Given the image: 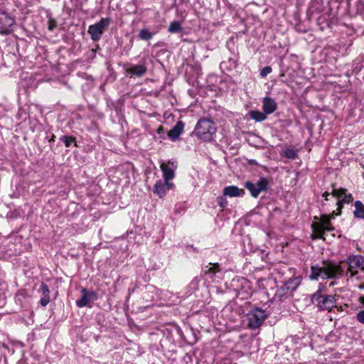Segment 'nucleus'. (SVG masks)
<instances>
[{"label":"nucleus","instance_id":"obj_1","mask_svg":"<svg viewBox=\"0 0 364 364\" xmlns=\"http://www.w3.org/2000/svg\"><path fill=\"white\" fill-rule=\"evenodd\" d=\"M343 274V269L337 263L323 261L321 265L311 266L309 278L311 280L337 279L342 277Z\"/></svg>","mask_w":364,"mask_h":364},{"label":"nucleus","instance_id":"obj_2","mask_svg":"<svg viewBox=\"0 0 364 364\" xmlns=\"http://www.w3.org/2000/svg\"><path fill=\"white\" fill-rule=\"evenodd\" d=\"M217 132L215 123L210 119L200 118L194 129L193 134L204 141L214 140Z\"/></svg>","mask_w":364,"mask_h":364},{"label":"nucleus","instance_id":"obj_3","mask_svg":"<svg viewBox=\"0 0 364 364\" xmlns=\"http://www.w3.org/2000/svg\"><path fill=\"white\" fill-rule=\"evenodd\" d=\"M311 302L318 311H330L332 308L336 306V301L333 295L322 294L321 289H318L311 294Z\"/></svg>","mask_w":364,"mask_h":364},{"label":"nucleus","instance_id":"obj_4","mask_svg":"<svg viewBox=\"0 0 364 364\" xmlns=\"http://www.w3.org/2000/svg\"><path fill=\"white\" fill-rule=\"evenodd\" d=\"M334 218L333 214L331 215H322L317 223L311 224L312 235L311 238L313 240L323 239V234L326 231H333L334 228L331 223V220Z\"/></svg>","mask_w":364,"mask_h":364},{"label":"nucleus","instance_id":"obj_5","mask_svg":"<svg viewBox=\"0 0 364 364\" xmlns=\"http://www.w3.org/2000/svg\"><path fill=\"white\" fill-rule=\"evenodd\" d=\"M300 284L301 279L299 277L289 279L285 282L282 287L277 289L274 294V299L283 301L291 297L293 293L296 290Z\"/></svg>","mask_w":364,"mask_h":364},{"label":"nucleus","instance_id":"obj_6","mask_svg":"<svg viewBox=\"0 0 364 364\" xmlns=\"http://www.w3.org/2000/svg\"><path fill=\"white\" fill-rule=\"evenodd\" d=\"M267 317L265 311L255 308L247 314V326L251 329H256L263 323Z\"/></svg>","mask_w":364,"mask_h":364},{"label":"nucleus","instance_id":"obj_7","mask_svg":"<svg viewBox=\"0 0 364 364\" xmlns=\"http://www.w3.org/2000/svg\"><path fill=\"white\" fill-rule=\"evenodd\" d=\"M110 22L111 19L109 18H102L100 21L89 26L87 33L90 35L92 41L97 42L100 39Z\"/></svg>","mask_w":364,"mask_h":364},{"label":"nucleus","instance_id":"obj_8","mask_svg":"<svg viewBox=\"0 0 364 364\" xmlns=\"http://www.w3.org/2000/svg\"><path fill=\"white\" fill-rule=\"evenodd\" d=\"M244 186L250 191V195L253 198H257L261 192L268 190L269 180L265 177H262L260 178L257 183L247 181L245 183Z\"/></svg>","mask_w":364,"mask_h":364},{"label":"nucleus","instance_id":"obj_9","mask_svg":"<svg viewBox=\"0 0 364 364\" xmlns=\"http://www.w3.org/2000/svg\"><path fill=\"white\" fill-rule=\"evenodd\" d=\"M14 18L11 16L6 11H2L0 16V34L9 35L13 31V26L15 25Z\"/></svg>","mask_w":364,"mask_h":364},{"label":"nucleus","instance_id":"obj_10","mask_svg":"<svg viewBox=\"0 0 364 364\" xmlns=\"http://www.w3.org/2000/svg\"><path fill=\"white\" fill-rule=\"evenodd\" d=\"M222 273V269L218 263H209L203 270L201 277L205 279H210L211 282H215L220 279V274Z\"/></svg>","mask_w":364,"mask_h":364},{"label":"nucleus","instance_id":"obj_11","mask_svg":"<svg viewBox=\"0 0 364 364\" xmlns=\"http://www.w3.org/2000/svg\"><path fill=\"white\" fill-rule=\"evenodd\" d=\"M331 194L333 197L338 199L336 205H338V209L341 211V209L343 207V203H350L353 200V198L351 194L347 193V190L346 188H333Z\"/></svg>","mask_w":364,"mask_h":364},{"label":"nucleus","instance_id":"obj_12","mask_svg":"<svg viewBox=\"0 0 364 364\" xmlns=\"http://www.w3.org/2000/svg\"><path fill=\"white\" fill-rule=\"evenodd\" d=\"M347 263L348 264V273L350 274V277L358 273L355 268H360L364 272V256L351 255L348 257Z\"/></svg>","mask_w":364,"mask_h":364},{"label":"nucleus","instance_id":"obj_13","mask_svg":"<svg viewBox=\"0 0 364 364\" xmlns=\"http://www.w3.org/2000/svg\"><path fill=\"white\" fill-rule=\"evenodd\" d=\"M160 168L163 173V178L164 181H169L174 178V171L177 168V164L175 161H168V165L165 163H161Z\"/></svg>","mask_w":364,"mask_h":364},{"label":"nucleus","instance_id":"obj_14","mask_svg":"<svg viewBox=\"0 0 364 364\" xmlns=\"http://www.w3.org/2000/svg\"><path fill=\"white\" fill-rule=\"evenodd\" d=\"M97 299V294L94 291H87L86 289H82V296L76 301L77 306L82 308L89 305V304Z\"/></svg>","mask_w":364,"mask_h":364},{"label":"nucleus","instance_id":"obj_15","mask_svg":"<svg viewBox=\"0 0 364 364\" xmlns=\"http://www.w3.org/2000/svg\"><path fill=\"white\" fill-rule=\"evenodd\" d=\"M248 284V281L244 277H235L230 284V288L238 295L243 291L244 285Z\"/></svg>","mask_w":364,"mask_h":364},{"label":"nucleus","instance_id":"obj_16","mask_svg":"<svg viewBox=\"0 0 364 364\" xmlns=\"http://www.w3.org/2000/svg\"><path fill=\"white\" fill-rule=\"evenodd\" d=\"M277 108L276 101L272 97H265L262 100L263 112L267 115L273 113Z\"/></svg>","mask_w":364,"mask_h":364},{"label":"nucleus","instance_id":"obj_17","mask_svg":"<svg viewBox=\"0 0 364 364\" xmlns=\"http://www.w3.org/2000/svg\"><path fill=\"white\" fill-rule=\"evenodd\" d=\"M184 129V123L182 121L176 122L175 126L168 132V136L172 141H176L178 139L179 136L183 133Z\"/></svg>","mask_w":364,"mask_h":364},{"label":"nucleus","instance_id":"obj_18","mask_svg":"<svg viewBox=\"0 0 364 364\" xmlns=\"http://www.w3.org/2000/svg\"><path fill=\"white\" fill-rule=\"evenodd\" d=\"M38 291L41 293L40 304L42 306H46L50 301V290L48 285L42 282Z\"/></svg>","mask_w":364,"mask_h":364},{"label":"nucleus","instance_id":"obj_19","mask_svg":"<svg viewBox=\"0 0 364 364\" xmlns=\"http://www.w3.org/2000/svg\"><path fill=\"white\" fill-rule=\"evenodd\" d=\"M245 194V190L239 188L235 186H229L223 189V195L230 197H240Z\"/></svg>","mask_w":364,"mask_h":364},{"label":"nucleus","instance_id":"obj_20","mask_svg":"<svg viewBox=\"0 0 364 364\" xmlns=\"http://www.w3.org/2000/svg\"><path fill=\"white\" fill-rule=\"evenodd\" d=\"M147 68L145 65H134L127 69V72L131 75L141 77L146 73Z\"/></svg>","mask_w":364,"mask_h":364},{"label":"nucleus","instance_id":"obj_21","mask_svg":"<svg viewBox=\"0 0 364 364\" xmlns=\"http://www.w3.org/2000/svg\"><path fill=\"white\" fill-rule=\"evenodd\" d=\"M166 183L161 180H158L154 186L153 192L160 198H163L166 193Z\"/></svg>","mask_w":364,"mask_h":364},{"label":"nucleus","instance_id":"obj_22","mask_svg":"<svg viewBox=\"0 0 364 364\" xmlns=\"http://www.w3.org/2000/svg\"><path fill=\"white\" fill-rule=\"evenodd\" d=\"M201 276L194 277L186 287V294L189 296L194 294L199 289Z\"/></svg>","mask_w":364,"mask_h":364},{"label":"nucleus","instance_id":"obj_23","mask_svg":"<svg viewBox=\"0 0 364 364\" xmlns=\"http://www.w3.org/2000/svg\"><path fill=\"white\" fill-rule=\"evenodd\" d=\"M354 217L355 218L364 219V204L360 200H356L354 203Z\"/></svg>","mask_w":364,"mask_h":364},{"label":"nucleus","instance_id":"obj_24","mask_svg":"<svg viewBox=\"0 0 364 364\" xmlns=\"http://www.w3.org/2000/svg\"><path fill=\"white\" fill-rule=\"evenodd\" d=\"M249 115L251 119L258 122H263L267 119V114L259 110H251L249 112Z\"/></svg>","mask_w":364,"mask_h":364},{"label":"nucleus","instance_id":"obj_25","mask_svg":"<svg viewBox=\"0 0 364 364\" xmlns=\"http://www.w3.org/2000/svg\"><path fill=\"white\" fill-rule=\"evenodd\" d=\"M154 34L155 33H152L148 28H144L139 31L138 37L143 41H149L153 38Z\"/></svg>","mask_w":364,"mask_h":364},{"label":"nucleus","instance_id":"obj_26","mask_svg":"<svg viewBox=\"0 0 364 364\" xmlns=\"http://www.w3.org/2000/svg\"><path fill=\"white\" fill-rule=\"evenodd\" d=\"M183 31V27L181 23L179 21H172L171 22L168 31L171 33H178Z\"/></svg>","mask_w":364,"mask_h":364},{"label":"nucleus","instance_id":"obj_27","mask_svg":"<svg viewBox=\"0 0 364 364\" xmlns=\"http://www.w3.org/2000/svg\"><path fill=\"white\" fill-rule=\"evenodd\" d=\"M60 140L65 144L66 147H70L72 144L74 143L75 146H77L76 143V138L72 136H62L60 137Z\"/></svg>","mask_w":364,"mask_h":364},{"label":"nucleus","instance_id":"obj_28","mask_svg":"<svg viewBox=\"0 0 364 364\" xmlns=\"http://www.w3.org/2000/svg\"><path fill=\"white\" fill-rule=\"evenodd\" d=\"M284 156L289 159H295L297 157L296 151L293 149H287L284 151Z\"/></svg>","mask_w":364,"mask_h":364},{"label":"nucleus","instance_id":"obj_29","mask_svg":"<svg viewBox=\"0 0 364 364\" xmlns=\"http://www.w3.org/2000/svg\"><path fill=\"white\" fill-rule=\"evenodd\" d=\"M272 71V69L270 66H265L260 71V76L262 77H265L267 75L271 73Z\"/></svg>","mask_w":364,"mask_h":364},{"label":"nucleus","instance_id":"obj_30","mask_svg":"<svg viewBox=\"0 0 364 364\" xmlns=\"http://www.w3.org/2000/svg\"><path fill=\"white\" fill-rule=\"evenodd\" d=\"M48 24V28L50 31H52L57 26L56 21L52 18H49Z\"/></svg>","mask_w":364,"mask_h":364},{"label":"nucleus","instance_id":"obj_31","mask_svg":"<svg viewBox=\"0 0 364 364\" xmlns=\"http://www.w3.org/2000/svg\"><path fill=\"white\" fill-rule=\"evenodd\" d=\"M356 319L361 323H364V310L359 311L356 314Z\"/></svg>","mask_w":364,"mask_h":364},{"label":"nucleus","instance_id":"obj_32","mask_svg":"<svg viewBox=\"0 0 364 364\" xmlns=\"http://www.w3.org/2000/svg\"><path fill=\"white\" fill-rule=\"evenodd\" d=\"M228 62L230 63V66L232 68H235L237 67V60L233 58H230Z\"/></svg>","mask_w":364,"mask_h":364},{"label":"nucleus","instance_id":"obj_33","mask_svg":"<svg viewBox=\"0 0 364 364\" xmlns=\"http://www.w3.org/2000/svg\"><path fill=\"white\" fill-rule=\"evenodd\" d=\"M218 203L220 205V207L222 208H225L227 204H228V202L225 199H223V198H220L219 200H218Z\"/></svg>","mask_w":364,"mask_h":364},{"label":"nucleus","instance_id":"obj_34","mask_svg":"<svg viewBox=\"0 0 364 364\" xmlns=\"http://www.w3.org/2000/svg\"><path fill=\"white\" fill-rule=\"evenodd\" d=\"M164 183L166 184V190H169V189L172 188L173 186V183H170L168 181H164Z\"/></svg>","mask_w":364,"mask_h":364},{"label":"nucleus","instance_id":"obj_35","mask_svg":"<svg viewBox=\"0 0 364 364\" xmlns=\"http://www.w3.org/2000/svg\"><path fill=\"white\" fill-rule=\"evenodd\" d=\"M248 164L250 165H257V161L255 159H250L248 161Z\"/></svg>","mask_w":364,"mask_h":364},{"label":"nucleus","instance_id":"obj_36","mask_svg":"<svg viewBox=\"0 0 364 364\" xmlns=\"http://www.w3.org/2000/svg\"><path fill=\"white\" fill-rule=\"evenodd\" d=\"M329 194L330 193L328 191H326L322 194V196L325 198L326 200H328V196Z\"/></svg>","mask_w":364,"mask_h":364},{"label":"nucleus","instance_id":"obj_37","mask_svg":"<svg viewBox=\"0 0 364 364\" xmlns=\"http://www.w3.org/2000/svg\"><path fill=\"white\" fill-rule=\"evenodd\" d=\"M55 136L53 134L50 139H49V143L51 144L55 141Z\"/></svg>","mask_w":364,"mask_h":364},{"label":"nucleus","instance_id":"obj_38","mask_svg":"<svg viewBox=\"0 0 364 364\" xmlns=\"http://www.w3.org/2000/svg\"><path fill=\"white\" fill-rule=\"evenodd\" d=\"M164 131V128L162 127H159L158 128V133H161Z\"/></svg>","mask_w":364,"mask_h":364},{"label":"nucleus","instance_id":"obj_39","mask_svg":"<svg viewBox=\"0 0 364 364\" xmlns=\"http://www.w3.org/2000/svg\"><path fill=\"white\" fill-rule=\"evenodd\" d=\"M360 289H364V284H360L358 286Z\"/></svg>","mask_w":364,"mask_h":364},{"label":"nucleus","instance_id":"obj_40","mask_svg":"<svg viewBox=\"0 0 364 364\" xmlns=\"http://www.w3.org/2000/svg\"><path fill=\"white\" fill-rule=\"evenodd\" d=\"M2 11H4L0 9V16H1Z\"/></svg>","mask_w":364,"mask_h":364},{"label":"nucleus","instance_id":"obj_41","mask_svg":"<svg viewBox=\"0 0 364 364\" xmlns=\"http://www.w3.org/2000/svg\"><path fill=\"white\" fill-rule=\"evenodd\" d=\"M314 219H315V220H318V217H315V218H314Z\"/></svg>","mask_w":364,"mask_h":364}]
</instances>
